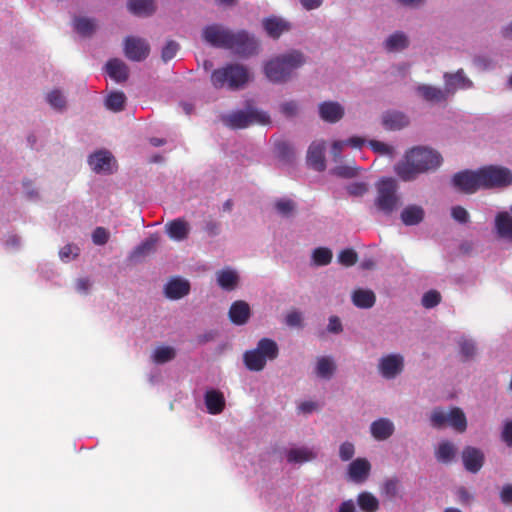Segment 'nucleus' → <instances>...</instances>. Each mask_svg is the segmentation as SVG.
Returning <instances> with one entry per match:
<instances>
[{"label": "nucleus", "instance_id": "49", "mask_svg": "<svg viewBox=\"0 0 512 512\" xmlns=\"http://www.w3.org/2000/svg\"><path fill=\"white\" fill-rule=\"evenodd\" d=\"M430 421L433 427L442 428L448 424V414H446L442 409L436 408L430 416Z\"/></svg>", "mask_w": 512, "mask_h": 512}, {"label": "nucleus", "instance_id": "61", "mask_svg": "<svg viewBox=\"0 0 512 512\" xmlns=\"http://www.w3.org/2000/svg\"><path fill=\"white\" fill-rule=\"evenodd\" d=\"M500 499L503 504H512V484H506L503 486L500 492Z\"/></svg>", "mask_w": 512, "mask_h": 512}, {"label": "nucleus", "instance_id": "53", "mask_svg": "<svg viewBox=\"0 0 512 512\" xmlns=\"http://www.w3.org/2000/svg\"><path fill=\"white\" fill-rule=\"evenodd\" d=\"M355 454L354 444L351 442H344L339 448V457L342 461H349Z\"/></svg>", "mask_w": 512, "mask_h": 512}, {"label": "nucleus", "instance_id": "9", "mask_svg": "<svg viewBox=\"0 0 512 512\" xmlns=\"http://www.w3.org/2000/svg\"><path fill=\"white\" fill-rule=\"evenodd\" d=\"M150 53L149 43L140 37L128 36L124 41L125 56L135 62L145 60Z\"/></svg>", "mask_w": 512, "mask_h": 512}, {"label": "nucleus", "instance_id": "44", "mask_svg": "<svg viewBox=\"0 0 512 512\" xmlns=\"http://www.w3.org/2000/svg\"><path fill=\"white\" fill-rule=\"evenodd\" d=\"M95 23L89 18H76L74 28L82 36H90L95 31Z\"/></svg>", "mask_w": 512, "mask_h": 512}, {"label": "nucleus", "instance_id": "23", "mask_svg": "<svg viewBox=\"0 0 512 512\" xmlns=\"http://www.w3.org/2000/svg\"><path fill=\"white\" fill-rule=\"evenodd\" d=\"M105 68L110 78L118 83L125 82L129 77L128 66L118 58L110 59Z\"/></svg>", "mask_w": 512, "mask_h": 512}, {"label": "nucleus", "instance_id": "37", "mask_svg": "<svg viewBox=\"0 0 512 512\" xmlns=\"http://www.w3.org/2000/svg\"><path fill=\"white\" fill-rule=\"evenodd\" d=\"M159 238L156 234L150 235L140 245H138L132 252V258L145 256L155 250Z\"/></svg>", "mask_w": 512, "mask_h": 512}, {"label": "nucleus", "instance_id": "19", "mask_svg": "<svg viewBox=\"0 0 512 512\" xmlns=\"http://www.w3.org/2000/svg\"><path fill=\"white\" fill-rule=\"evenodd\" d=\"M416 91L425 101L430 103L446 102L450 95V93L447 92L446 87L442 90L441 88L427 84L419 85L416 88Z\"/></svg>", "mask_w": 512, "mask_h": 512}, {"label": "nucleus", "instance_id": "2", "mask_svg": "<svg viewBox=\"0 0 512 512\" xmlns=\"http://www.w3.org/2000/svg\"><path fill=\"white\" fill-rule=\"evenodd\" d=\"M303 53L293 50L269 60L264 66L267 79L273 83H283L290 79L292 73L305 63Z\"/></svg>", "mask_w": 512, "mask_h": 512}, {"label": "nucleus", "instance_id": "39", "mask_svg": "<svg viewBox=\"0 0 512 512\" xmlns=\"http://www.w3.org/2000/svg\"><path fill=\"white\" fill-rule=\"evenodd\" d=\"M456 455V447L449 441H444L439 444L436 451V458L443 463H449Z\"/></svg>", "mask_w": 512, "mask_h": 512}, {"label": "nucleus", "instance_id": "60", "mask_svg": "<svg viewBox=\"0 0 512 512\" xmlns=\"http://www.w3.org/2000/svg\"><path fill=\"white\" fill-rule=\"evenodd\" d=\"M204 230L209 236H217L220 233V223L215 220H208L205 222Z\"/></svg>", "mask_w": 512, "mask_h": 512}, {"label": "nucleus", "instance_id": "38", "mask_svg": "<svg viewBox=\"0 0 512 512\" xmlns=\"http://www.w3.org/2000/svg\"><path fill=\"white\" fill-rule=\"evenodd\" d=\"M358 505L364 512H376L379 509L378 499L369 492H362L358 495Z\"/></svg>", "mask_w": 512, "mask_h": 512}, {"label": "nucleus", "instance_id": "10", "mask_svg": "<svg viewBox=\"0 0 512 512\" xmlns=\"http://www.w3.org/2000/svg\"><path fill=\"white\" fill-rule=\"evenodd\" d=\"M231 35L232 31L217 24L208 25L202 31L203 39L211 46L217 48L227 49Z\"/></svg>", "mask_w": 512, "mask_h": 512}, {"label": "nucleus", "instance_id": "11", "mask_svg": "<svg viewBox=\"0 0 512 512\" xmlns=\"http://www.w3.org/2000/svg\"><path fill=\"white\" fill-rule=\"evenodd\" d=\"M454 187L461 192L471 194L481 188L479 172L477 171H461L456 173L452 179Z\"/></svg>", "mask_w": 512, "mask_h": 512}, {"label": "nucleus", "instance_id": "55", "mask_svg": "<svg viewBox=\"0 0 512 512\" xmlns=\"http://www.w3.org/2000/svg\"><path fill=\"white\" fill-rule=\"evenodd\" d=\"M347 191L351 196L360 197L368 191V185L363 182L351 183L347 186Z\"/></svg>", "mask_w": 512, "mask_h": 512}, {"label": "nucleus", "instance_id": "28", "mask_svg": "<svg viewBox=\"0 0 512 512\" xmlns=\"http://www.w3.org/2000/svg\"><path fill=\"white\" fill-rule=\"evenodd\" d=\"M495 228L500 238L512 241V216L508 212H499L496 215Z\"/></svg>", "mask_w": 512, "mask_h": 512}, {"label": "nucleus", "instance_id": "21", "mask_svg": "<svg viewBox=\"0 0 512 512\" xmlns=\"http://www.w3.org/2000/svg\"><path fill=\"white\" fill-rule=\"evenodd\" d=\"M263 27L268 36L278 39L283 33L291 29L289 22L276 16H271L263 20Z\"/></svg>", "mask_w": 512, "mask_h": 512}, {"label": "nucleus", "instance_id": "33", "mask_svg": "<svg viewBox=\"0 0 512 512\" xmlns=\"http://www.w3.org/2000/svg\"><path fill=\"white\" fill-rule=\"evenodd\" d=\"M409 40L407 36L400 31L391 34L385 41V49L389 52L399 51L407 48Z\"/></svg>", "mask_w": 512, "mask_h": 512}, {"label": "nucleus", "instance_id": "16", "mask_svg": "<svg viewBox=\"0 0 512 512\" xmlns=\"http://www.w3.org/2000/svg\"><path fill=\"white\" fill-rule=\"evenodd\" d=\"M447 92L454 94L457 89H470L473 82L466 77L463 69L457 70L455 73H444L443 75Z\"/></svg>", "mask_w": 512, "mask_h": 512}, {"label": "nucleus", "instance_id": "6", "mask_svg": "<svg viewBox=\"0 0 512 512\" xmlns=\"http://www.w3.org/2000/svg\"><path fill=\"white\" fill-rule=\"evenodd\" d=\"M223 122L232 129H243L255 124H268L270 116L267 112L249 107L224 116Z\"/></svg>", "mask_w": 512, "mask_h": 512}, {"label": "nucleus", "instance_id": "27", "mask_svg": "<svg viewBox=\"0 0 512 512\" xmlns=\"http://www.w3.org/2000/svg\"><path fill=\"white\" fill-rule=\"evenodd\" d=\"M127 6L132 14L139 17L151 16L156 11L154 0H129Z\"/></svg>", "mask_w": 512, "mask_h": 512}, {"label": "nucleus", "instance_id": "7", "mask_svg": "<svg viewBox=\"0 0 512 512\" xmlns=\"http://www.w3.org/2000/svg\"><path fill=\"white\" fill-rule=\"evenodd\" d=\"M481 188L504 187L512 183V173L508 168L485 166L478 170Z\"/></svg>", "mask_w": 512, "mask_h": 512}, {"label": "nucleus", "instance_id": "63", "mask_svg": "<svg viewBox=\"0 0 512 512\" xmlns=\"http://www.w3.org/2000/svg\"><path fill=\"white\" fill-rule=\"evenodd\" d=\"M327 329L331 333H340L342 331V324L340 319L337 316H331L329 318Z\"/></svg>", "mask_w": 512, "mask_h": 512}, {"label": "nucleus", "instance_id": "42", "mask_svg": "<svg viewBox=\"0 0 512 512\" xmlns=\"http://www.w3.org/2000/svg\"><path fill=\"white\" fill-rule=\"evenodd\" d=\"M332 251L326 247H319L313 251L312 259L317 266H326L332 261Z\"/></svg>", "mask_w": 512, "mask_h": 512}, {"label": "nucleus", "instance_id": "25", "mask_svg": "<svg viewBox=\"0 0 512 512\" xmlns=\"http://www.w3.org/2000/svg\"><path fill=\"white\" fill-rule=\"evenodd\" d=\"M372 436L379 441L388 439L394 433V425L387 418H381L371 424Z\"/></svg>", "mask_w": 512, "mask_h": 512}, {"label": "nucleus", "instance_id": "18", "mask_svg": "<svg viewBox=\"0 0 512 512\" xmlns=\"http://www.w3.org/2000/svg\"><path fill=\"white\" fill-rule=\"evenodd\" d=\"M228 316L234 325H245L251 316V310L248 303L243 300L233 302L230 306Z\"/></svg>", "mask_w": 512, "mask_h": 512}, {"label": "nucleus", "instance_id": "56", "mask_svg": "<svg viewBox=\"0 0 512 512\" xmlns=\"http://www.w3.org/2000/svg\"><path fill=\"white\" fill-rule=\"evenodd\" d=\"M371 149L379 154H392L393 148L384 142L371 140L369 142Z\"/></svg>", "mask_w": 512, "mask_h": 512}, {"label": "nucleus", "instance_id": "24", "mask_svg": "<svg viewBox=\"0 0 512 512\" xmlns=\"http://www.w3.org/2000/svg\"><path fill=\"white\" fill-rule=\"evenodd\" d=\"M168 236L176 241H182L188 237L189 224L182 218L174 219L166 224Z\"/></svg>", "mask_w": 512, "mask_h": 512}, {"label": "nucleus", "instance_id": "4", "mask_svg": "<svg viewBox=\"0 0 512 512\" xmlns=\"http://www.w3.org/2000/svg\"><path fill=\"white\" fill-rule=\"evenodd\" d=\"M279 355L277 343L270 338H262L254 349L247 350L243 354V362L250 371H262L267 361L275 360Z\"/></svg>", "mask_w": 512, "mask_h": 512}, {"label": "nucleus", "instance_id": "51", "mask_svg": "<svg viewBox=\"0 0 512 512\" xmlns=\"http://www.w3.org/2000/svg\"><path fill=\"white\" fill-rule=\"evenodd\" d=\"M179 50V44L174 40L167 41L161 52V58L164 62H168L175 57Z\"/></svg>", "mask_w": 512, "mask_h": 512}, {"label": "nucleus", "instance_id": "35", "mask_svg": "<svg viewBox=\"0 0 512 512\" xmlns=\"http://www.w3.org/2000/svg\"><path fill=\"white\" fill-rule=\"evenodd\" d=\"M336 370L334 361L327 356L319 357L316 363V374L323 379H330Z\"/></svg>", "mask_w": 512, "mask_h": 512}, {"label": "nucleus", "instance_id": "62", "mask_svg": "<svg viewBox=\"0 0 512 512\" xmlns=\"http://www.w3.org/2000/svg\"><path fill=\"white\" fill-rule=\"evenodd\" d=\"M301 321H302V316L297 311L290 312L286 316V324L289 326H300Z\"/></svg>", "mask_w": 512, "mask_h": 512}, {"label": "nucleus", "instance_id": "43", "mask_svg": "<svg viewBox=\"0 0 512 512\" xmlns=\"http://www.w3.org/2000/svg\"><path fill=\"white\" fill-rule=\"evenodd\" d=\"M175 355V350L172 347H158L153 353V361L157 364H163L173 360Z\"/></svg>", "mask_w": 512, "mask_h": 512}, {"label": "nucleus", "instance_id": "50", "mask_svg": "<svg viewBox=\"0 0 512 512\" xmlns=\"http://www.w3.org/2000/svg\"><path fill=\"white\" fill-rule=\"evenodd\" d=\"M440 301L441 295L436 290H430L426 292L422 297V305L427 309L437 306Z\"/></svg>", "mask_w": 512, "mask_h": 512}, {"label": "nucleus", "instance_id": "17", "mask_svg": "<svg viewBox=\"0 0 512 512\" xmlns=\"http://www.w3.org/2000/svg\"><path fill=\"white\" fill-rule=\"evenodd\" d=\"M320 118L328 123H336L344 116L343 106L335 101H324L318 107Z\"/></svg>", "mask_w": 512, "mask_h": 512}, {"label": "nucleus", "instance_id": "36", "mask_svg": "<svg viewBox=\"0 0 512 512\" xmlns=\"http://www.w3.org/2000/svg\"><path fill=\"white\" fill-rule=\"evenodd\" d=\"M448 424L456 431L462 433L467 428V420L463 411L454 407L448 413Z\"/></svg>", "mask_w": 512, "mask_h": 512}, {"label": "nucleus", "instance_id": "14", "mask_svg": "<svg viewBox=\"0 0 512 512\" xmlns=\"http://www.w3.org/2000/svg\"><path fill=\"white\" fill-rule=\"evenodd\" d=\"M371 464L366 458H356L347 469L349 480L355 483H363L370 475Z\"/></svg>", "mask_w": 512, "mask_h": 512}, {"label": "nucleus", "instance_id": "26", "mask_svg": "<svg viewBox=\"0 0 512 512\" xmlns=\"http://www.w3.org/2000/svg\"><path fill=\"white\" fill-rule=\"evenodd\" d=\"M382 123L388 130H400L409 124V118L399 111H388L382 117Z\"/></svg>", "mask_w": 512, "mask_h": 512}, {"label": "nucleus", "instance_id": "64", "mask_svg": "<svg viewBox=\"0 0 512 512\" xmlns=\"http://www.w3.org/2000/svg\"><path fill=\"white\" fill-rule=\"evenodd\" d=\"M502 438L508 446H512V421L506 423Z\"/></svg>", "mask_w": 512, "mask_h": 512}, {"label": "nucleus", "instance_id": "52", "mask_svg": "<svg viewBox=\"0 0 512 512\" xmlns=\"http://www.w3.org/2000/svg\"><path fill=\"white\" fill-rule=\"evenodd\" d=\"M109 232L104 227H96L92 233V241L96 245H105L109 240Z\"/></svg>", "mask_w": 512, "mask_h": 512}, {"label": "nucleus", "instance_id": "54", "mask_svg": "<svg viewBox=\"0 0 512 512\" xmlns=\"http://www.w3.org/2000/svg\"><path fill=\"white\" fill-rule=\"evenodd\" d=\"M333 173L342 178H352L357 175V167L349 165L337 166L333 169Z\"/></svg>", "mask_w": 512, "mask_h": 512}, {"label": "nucleus", "instance_id": "48", "mask_svg": "<svg viewBox=\"0 0 512 512\" xmlns=\"http://www.w3.org/2000/svg\"><path fill=\"white\" fill-rule=\"evenodd\" d=\"M275 151L278 156L283 161H290L293 157V149L287 142H278L275 146Z\"/></svg>", "mask_w": 512, "mask_h": 512}, {"label": "nucleus", "instance_id": "47", "mask_svg": "<svg viewBox=\"0 0 512 512\" xmlns=\"http://www.w3.org/2000/svg\"><path fill=\"white\" fill-rule=\"evenodd\" d=\"M338 261L345 267L353 266L358 261V254L352 248L342 250L338 255Z\"/></svg>", "mask_w": 512, "mask_h": 512}, {"label": "nucleus", "instance_id": "34", "mask_svg": "<svg viewBox=\"0 0 512 512\" xmlns=\"http://www.w3.org/2000/svg\"><path fill=\"white\" fill-rule=\"evenodd\" d=\"M217 282L224 290L231 291L237 286L238 275L231 269L221 270L217 273Z\"/></svg>", "mask_w": 512, "mask_h": 512}, {"label": "nucleus", "instance_id": "30", "mask_svg": "<svg viewBox=\"0 0 512 512\" xmlns=\"http://www.w3.org/2000/svg\"><path fill=\"white\" fill-rule=\"evenodd\" d=\"M205 405L210 414H220L225 408V399L217 390L207 391L205 394Z\"/></svg>", "mask_w": 512, "mask_h": 512}, {"label": "nucleus", "instance_id": "1", "mask_svg": "<svg viewBox=\"0 0 512 512\" xmlns=\"http://www.w3.org/2000/svg\"><path fill=\"white\" fill-rule=\"evenodd\" d=\"M442 163L441 155L432 149L414 147L405 155V160L395 167L396 174L403 181H411L421 173L438 168Z\"/></svg>", "mask_w": 512, "mask_h": 512}, {"label": "nucleus", "instance_id": "58", "mask_svg": "<svg viewBox=\"0 0 512 512\" xmlns=\"http://www.w3.org/2000/svg\"><path fill=\"white\" fill-rule=\"evenodd\" d=\"M452 217L460 222V223H466L469 220V214L465 208L462 206H455L452 208L451 211Z\"/></svg>", "mask_w": 512, "mask_h": 512}, {"label": "nucleus", "instance_id": "22", "mask_svg": "<svg viewBox=\"0 0 512 512\" xmlns=\"http://www.w3.org/2000/svg\"><path fill=\"white\" fill-rule=\"evenodd\" d=\"M113 157L108 151H98L92 155H90L88 159V163L93 171L96 173L111 172V161Z\"/></svg>", "mask_w": 512, "mask_h": 512}, {"label": "nucleus", "instance_id": "29", "mask_svg": "<svg viewBox=\"0 0 512 512\" xmlns=\"http://www.w3.org/2000/svg\"><path fill=\"white\" fill-rule=\"evenodd\" d=\"M424 215L425 212L421 206L408 205L402 210L400 218L406 226H414L423 221Z\"/></svg>", "mask_w": 512, "mask_h": 512}, {"label": "nucleus", "instance_id": "15", "mask_svg": "<svg viewBox=\"0 0 512 512\" xmlns=\"http://www.w3.org/2000/svg\"><path fill=\"white\" fill-rule=\"evenodd\" d=\"M325 142L314 141L308 148L307 151V164L316 171H324L326 168L325 162Z\"/></svg>", "mask_w": 512, "mask_h": 512}, {"label": "nucleus", "instance_id": "57", "mask_svg": "<svg viewBox=\"0 0 512 512\" xmlns=\"http://www.w3.org/2000/svg\"><path fill=\"white\" fill-rule=\"evenodd\" d=\"M461 354L465 358H470L475 354V345L472 341L463 339L459 342Z\"/></svg>", "mask_w": 512, "mask_h": 512}, {"label": "nucleus", "instance_id": "41", "mask_svg": "<svg viewBox=\"0 0 512 512\" xmlns=\"http://www.w3.org/2000/svg\"><path fill=\"white\" fill-rule=\"evenodd\" d=\"M400 489V481L396 477L388 478L384 481L381 492L389 499H394L398 496Z\"/></svg>", "mask_w": 512, "mask_h": 512}, {"label": "nucleus", "instance_id": "3", "mask_svg": "<svg viewBox=\"0 0 512 512\" xmlns=\"http://www.w3.org/2000/svg\"><path fill=\"white\" fill-rule=\"evenodd\" d=\"M250 78L248 68L239 63H228L215 69L210 76L214 88H227L232 91L242 89L250 81Z\"/></svg>", "mask_w": 512, "mask_h": 512}, {"label": "nucleus", "instance_id": "40", "mask_svg": "<svg viewBox=\"0 0 512 512\" xmlns=\"http://www.w3.org/2000/svg\"><path fill=\"white\" fill-rule=\"evenodd\" d=\"M125 101H126L125 94L123 92L117 91V92H112L111 94L108 95V97L106 98L105 104L109 110L114 111V112H119L124 109Z\"/></svg>", "mask_w": 512, "mask_h": 512}, {"label": "nucleus", "instance_id": "5", "mask_svg": "<svg viewBox=\"0 0 512 512\" xmlns=\"http://www.w3.org/2000/svg\"><path fill=\"white\" fill-rule=\"evenodd\" d=\"M376 190L375 207L385 215H391L400 203L396 180L390 177L381 178L376 183Z\"/></svg>", "mask_w": 512, "mask_h": 512}, {"label": "nucleus", "instance_id": "32", "mask_svg": "<svg viewBox=\"0 0 512 512\" xmlns=\"http://www.w3.org/2000/svg\"><path fill=\"white\" fill-rule=\"evenodd\" d=\"M287 461L289 463H304L314 460L317 454L308 448H293L287 452Z\"/></svg>", "mask_w": 512, "mask_h": 512}, {"label": "nucleus", "instance_id": "59", "mask_svg": "<svg viewBox=\"0 0 512 512\" xmlns=\"http://www.w3.org/2000/svg\"><path fill=\"white\" fill-rule=\"evenodd\" d=\"M281 112L286 117H293L298 112V104L295 101H288L281 104Z\"/></svg>", "mask_w": 512, "mask_h": 512}, {"label": "nucleus", "instance_id": "8", "mask_svg": "<svg viewBox=\"0 0 512 512\" xmlns=\"http://www.w3.org/2000/svg\"><path fill=\"white\" fill-rule=\"evenodd\" d=\"M227 49L233 50L240 56L248 57L257 52L258 43L246 31L232 32Z\"/></svg>", "mask_w": 512, "mask_h": 512}, {"label": "nucleus", "instance_id": "13", "mask_svg": "<svg viewBox=\"0 0 512 512\" xmlns=\"http://www.w3.org/2000/svg\"><path fill=\"white\" fill-rule=\"evenodd\" d=\"M463 465L470 473H477L481 470L485 462L484 453L472 446H466L461 453Z\"/></svg>", "mask_w": 512, "mask_h": 512}, {"label": "nucleus", "instance_id": "31", "mask_svg": "<svg viewBox=\"0 0 512 512\" xmlns=\"http://www.w3.org/2000/svg\"><path fill=\"white\" fill-rule=\"evenodd\" d=\"M352 302L358 308L369 309L374 306L376 296L372 290L357 289L352 294Z\"/></svg>", "mask_w": 512, "mask_h": 512}, {"label": "nucleus", "instance_id": "45", "mask_svg": "<svg viewBox=\"0 0 512 512\" xmlns=\"http://www.w3.org/2000/svg\"><path fill=\"white\" fill-rule=\"evenodd\" d=\"M46 100L53 109L62 111L66 107V99L59 89L50 91L46 96Z\"/></svg>", "mask_w": 512, "mask_h": 512}, {"label": "nucleus", "instance_id": "12", "mask_svg": "<svg viewBox=\"0 0 512 512\" xmlns=\"http://www.w3.org/2000/svg\"><path fill=\"white\" fill-rule=\"evenodd\" d=\"M403 369L404 357L400 354H389L379 360L378 370L385 379H394Z\"/></svg>", "mask_w": 512, "mask_h": 512}, {"label": "nucleus", "instance_id": "20", "mask_svg": "<svg viewBox=\"0 0 512 512\" xmlns=\"http://www.w3.org/2000/svg\"><path fill=\"white\" fill-rule=\"evenodd\" d=\"M165 296L172 300H178L188 295L190 283L181 278H172L164 288Z\"/></svg>", "mask_w": 512, "mask_h": 512}, {"label": "nucleus", "instance_id": "46", "mask_svg": "<svg viewBox=\"0 0 512 512\" xmlns=\"http://www.w3.org/2000/svg\"><path fill=\"white\" fill-rule=\"evenodd\" d=\"M276 211L284 217H289L295 210L296 204L288 198H281L275 202Z\"/></svg>", "mask_w": 512, "mask_h": 512}]
</instances>
